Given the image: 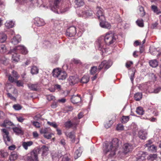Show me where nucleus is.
Segmentation results:
<instances>
[{
	"label": "nucleus",
	"instance_id": "obj_1",
	"mask_svg": "<svg viewBox=\"0 0 161 161\" xmlns=\"http://www.w3.org/2000/svg\"><path fill=\"white\" fill-rule=\"evenodd\" d=\"M119 145V140L117 138H114L110 142L106 144L103 147V152L105 153L110 152L111 156L115 154V152Z\"/></svg>",
	"mask_w": 161,
	"mask_h": 161
},
{
	"label": "nucleus",
	"instance_id": "obj_2",
	"mask_svg": "<svg viewBox=\"0 0 161 161\" xmlns=\"http://www.w3.org/2000/svg\"><path fill=\"white\" fill-rule=\"evenodd\" d=\"M53 77L59 80H63L65 79L67 76L66 73L62 71L61 69L57 68L53 69Z\"/></svg>",
	"mask_w": 161,
	"mask_h": 161
},
{
	"label": "nucleus",
	"instance_id": "obj_3",
	"mask_svg": "<svg viewBox=\"0 0 161 161\" xmlns=\"http://www.w3.org/2000/svg\"><path fill=\"white\" fill-rule=\"evenodd\" d=\"M106 44L104 41V36L99 37L96 41L95 47L97 49L103 53L106 52Z\"/></svg>",
	"mask_w": 161,
	"mask_h": 161
},
{
	"label": "nucleus",
	"instance_id": "obj_4",
	"mask_svg": "<svg viewBox=\"0 0 161 161\" xmlns=\"http://www.w3.org/2000/svg\"><path fill=\"white\" fill-rule=\"evenodd\" d=\"M104 38L106 44L109 45L115 41L117 37L113 33L109 32L106 34Z\"/></svg>",
	"mask_w": 161,
	"mask_h": 161
},
{
	"label": "nucleus",
	"instance_id": "obj_5",
	"mask_svg": "<svg viewBox=\"0 0 161 161\" xmlns=\"http://www.w3.org/2000/svg\"><path fill=\"white\" fill-rule=\"evenodd\" d=\"M38 152L34 150L28 153L26 157V161H38Z\"/></svg>",
	"mask_w": 161,
	"mask_h": 161
},
{
	"label": "nucleus",
	"instance_id": "obj_6",
	"mask_svg": "<svg viewBox=\"0 0 161 161\" xmlns=\"http://www.w3.org/2000/svg\"><path fill=\"white\" fill-rule=\"evenodd\" d=\"M3 133V137L5 144L7 145H9L12 144L13 140L9 136V133L8 130L6 129L2 130Z\"/></svg>",
	"mask_w": 161,
	"mask_h": 161
},
{
	"label": "nucleus",
	"instance_id": "obj_7",
	"mask_svg": "<svg viewBox=\"0 0 161 161\" xmlns=\"http://www.w3.org/2000/svg\"><path fill=\"white\" fill-rule=\"evenodd\" d=\"M112 62L111 60L104 61L99 66L98 70H100L103 68H104L105 69H107L112 65Z\"/></svg>",
	"mask_w": 161,
	"mask_h": 161
},
{
	"label": "nucleus",
	"instance_id": "obj_8",
	"mask_svg": "<svg viewBox=\"0 0 161 161\" xmlns=\"http://www.w3.org/2000/svg\"><path fill=\"white\" fill-rule=\"evenodd\" d=\"M97 12V15L100 20H105V19L104 16L103 9L100 7H97L96 8Z\"/></svg>",
	"mask_w": 161,
	"mask_h": 161
},
{
	"label": "nucleus",
	"instance_id": "obj_9",
	"mask_svg": "<svg viewBox=\"0 0 161 161\" xmlns=\"http://www.w3.org/2000/svg\"><path fill=\"white\" fill-rule=\"evenodd\" d=\"M62 0H54L53 5L51 7V9L55 13H58L59 4Z\"/></svg>",
	"mask_w": 161,
	"mask_h": 161
},
{
	"label": "nucleus",
	"instance_id": "obj_10",
	"mask_svg": "<svg viewBox=\"0 0 161 161\" xmlns=\"http://www.w3.org/2000/svg\"><path fill=\"white\" fill-rule=\"evenodd\" d=\"M14 51L15 52H20L23 54H26L28 53V51L26 48L22 45H19L16 47L14 49Z\"/></svg>",
	"mask_w": 161,
	"mask_h": 161
},
{
	"label": "nucleus",
	"instance_id": "obj_11",
	"mask_svg": "<svg viewBox=\"0 0 161 161\" xmlns=\"http://www.w3.org/2000/svg\"><path fill=\"white\" fill-rule=\"evenodd\" d=\"M76 29L75 27L71 26L67 30L66 35L69 37H72L76 34Z\"/></svg>",
	"mask_w": 161,
	"mask_h": 161
},
{
	"label": "nucleus",
	"instance_id": "obj_12",
	"mask_svg": "<svg viewBox=\"0 0 161 161\" xmlns=\"http://www.w3.org/2000/svg\"><path fill=\"white\" fill-rule=\"evenodd\" d=\"M146 156V153L142 151H140L137 154V157L135 158L136 160L134 161H143Z\"/></svg>",
	"mask_w": 161,
	"mask_h": 161
},
{
	"label": "nucleus",
	"instance_id": "obj_13",
	"mask_svg": "<svg viewBox=\"0 0 161 161\" xmlns=\"http://www.w3.org/2000/svg\"><path fill=\"white\" fill-rule=\"evenodd\" d=\"M79 81V79L77 76H71L68 79L69 83L70 85L77 83Z\"/></svg>",
	"mask_w": 161,
	"mask_h": 161
},
{
	"label": "nucleus",
	"instance_id": "obj_14",
	"mask_svg": "<svg viewBox=\"0 0 161 161\" xmlns=\"http://www.w3.org/2000/svg\"><path fill=\"white\" fill-rule=\"evenodd\" d=\"M133 146L129 143H125L124 145V152L125 153H128L132 150Z\"/></svg>",
	"mask_w": 161,
	"mask_h": 161
},
{
	"label": "nucleus",
	"instance_id": "obj_15",
	"mask_svg": "<svg viewBox=\"0 0 161 161\" xmlns=\"http://www.w3.org/2000/svg\"><path fill=\"white\" fill-rule=\"evenodd\" d=\"M147 135V132L145 130H140L138 132V136L142 140L146 139Z\"/></svg>",
	"mask_w": 161,
	"mask_h": 161
},
{
	"label": "nucleus",
	"instance_id": "obj_16",
	"mask_svg": "<svg viewBox=\"0 0 161 161\" xmlns=\"http://www.w3.org/2000/svg\"><path fill=\"white\" fill-rule=\"evenodd\" d=\"M105 20H100V26L103 28L110 29L111 27L110 24L108 22L105 21Z\"/></svg>",
	"mask_w": 161,
	"mask_h": 161
},
{
	"label": "nucleus",
	"instance_id": "obj_17",
	"mask_svg": "<svg viewBox=\"0 0 161 161\" xmlns=\"http://www.w3.org/2000/svg\"><path fill=\"white\" fill-rule=\"evenodd\" d=\"M35 23L38 26H42L45 25V22L44 20L39 18L37 17L35 18Z\"/></svg>",
	"mask_w": 161,
	"mask_h": 161
},
{
	"label": "nucleus",
	"instance_id": "obj_18",
	"mask_svg": "<svg viewBox=\"0 0 161 161\" xmlns=\"http://www.w3.org/2000/svg\"><path fill=\"white\" fill-rule=\"evenodd\" d=\"M21 40L20 36L19 35H17L14 37L12 39L11 42L14 45L17 44Z\"/></svg>",
	"mask_w": 161,
	"mask_h": 161
},
{
	"label": "nucleus",
	"instance_id": "obj_19",
	"mask_svg": "<svg viewBox=\"0 0 161 161\" xmlns=\"http://www.w3.org/2000/svg\"><path fill=\"white\" fill-rule=\"evenodd\" d=\"M81 100L80 97L79 96H73L71 98V101L73 103H77Z\"/></svg>",
	"mask_w": 161,
	"mask_h": 161
},
{
	"label": "nucleus",
	"instance_id": "obj_20",
	"mask_svg": "<svg viewBox=\"0 0 161 161\" xmlns=\"http://www.w3.org/2000/svg\"><path fill=\"white\" fill-rule=\"evenodd\" d=\"M12 52L14 53V54H12V61L14 62H18L19 60V56L16 53V52L14 51V49L13 50Z\"/></svg>",
	"mask_w": 161,
	"mask_h": 161
},
{
	"label": "nucleus",
	"instance_id": "obj_21",
	"mask_svg": "<svg viewBox=\"0 0 161 161\" xmlns=\"http://www.w3.org/2000/svg\"><path fill=\"white\" fill-rule=\"evenodd\" d=\"M33 144V142L31 141H28L27 142H23L22 146L26 150L28 149V147H30Z\"/></svg>",
	"mask_w": 161,
	"mask_h": 161
},
{
	"label": "nucleus",
	"instance_id": "obj_22",
	"mask_svg": "<svg viewBox=\"0 0 161 161\" xmlns=\"http://www.w3.org/2000/svg\"><path fill=\"white\" fill-rule=\"evenodd\" d=\"M18 157V155L17 153L15 152H13L11 153L9 157V159L10 161H14L16 160Z\"/></svg>",
	"mask_w": 161,
	"mask_h": 161
},
{
	"label": "nucleus",
	"instance_id": "obj_23",
	"mask_svg": "<svg viewBox=\"0 0 161 161\" xmlns=\"http://www.w3.org/2000/svg\"><path fill=\"white\" fill-rule=\"evenodd\" d=\"M8 156L7 152L3 151H0V161H3Z\"/></svg>",
	"mask_w": 161,
	"mask_h": 161
},
{
	"label": "nucleus",
	"instance_id": "obj_24",
	"mask_svg": "<svg viewBox=\"0 0 161 161\" xmlns=\"http://www.w3.org/2000/svg\"><path fill=\"white\" fill-rule=\"evenodd\" d=\"M78 124V122L72 123L70 121H68L65 122L64 125L66 127L70 128L71 127L75 126Z\"/></svg>",
	"mask_w": 161,
	"mask_h": 161
},
{
	"label": "nucleus",
	"instance_id": "obj_25",
	"mask_svg": "<svg viewBox=\"0 0 161 161\" xmlns=\"http://www.w3.org/2000/svg\"><path fill=\"white\" fill-rule=\"evenodd\" d=\"M5 25L6 27L8 28H11L14 26V23L12 21L8 20L6 21Z\"/></svg>",
	"mask_w": 161,
	"mask_h": 161
},
{
	"label": "nucleus",
	"instance_id": "obj_26",
	"mask_svg": "<svg viewBox=\"0 0 161 161\" xmlns=\"http://www.w3.org/2000/svg\"><path fill=\"white\" fill-rule=\"evenodd\" d=\"M28 87L31 90L36 91L38 89V86L36 84H28Z\"/></svg>",
	"mask_w": 161,
	"mask_h": 161
},
{
	"label": "nucleus",
	"instance_id": "obj_27",
	"mask_svg": "<svg viewBox=\"0 0 161 161\" xmlns=\"http://www.w3.org/2000/svg\"><path fill=\"white\" fill-rule=\"evenodd\" d=\"M13 129L14 131L17 134H23V131L21 128L15 127L13 128Z\"/></svg>",
	"mask_w": 161,
	"mask_h": 161
},
{
	"label": "nucleus",
	"instance_id": "obj_28",
	"mask_svg": "<svg viewBox=\"0 0 161 161\" xmlns=\"http://www.w3.org/2000/svg\"><path fill=\"white\" fill-rule=\"evenodd\" d=\"M7 39V36L4 33L0 34V43L4 42Z\"/></svg>",
	"mask_w": 161,
	"mask_h": 161
},
{
	"label": "nucleus",
	"instance_id": "obj_29",
	"mask_svg": "<svg viewBox=\"0 0 161 161\" xmlns=\"http://www.w3.org/2000/svg\"><path fill=\"white\" fill-rule=\"evenodd\" d=\"M82 153V151L80 147L79 148L75 151V159H77L80 157Z\"/></svg>",
	"mask_w": 161,
	"mask_h": 161
},
{
	"label": "nucleus",
	"instance_id": "obj_30",
	"mask_svg": "<svg viewBox=\"0 0 161 161\" xmlns=\"http://www.w3.org/2000/svg\"><path fill=\"white\" fill-rule=\"evenodd\" d=\"M151 8L154 12L156 13L158 15L161 13L160 10L158 9L156 6L152 5L151 6Z\"/></svg>",
	"mask_w": 161,
	"mask_h": 161
},
{
	"label": "nucleus",
	"instance_id": "obj_31",
	"mask_svg": "<svg viewBox=\"0 0 161 161\" xmlns=\"http://www.w3.org/2000/svg\"><path fill=\"white\" fill-rule=\"evenodd\" d=\"M89 80V77L88 75H85L82 77L80 80V82L82 83H86Z\"/></svg>",
	"mask_w": 161,
	"mask_h": 161
},
{
	"label": "nucleus",
	"instance_id": "obj_32",
	"mask_svg": "<svg viewBox=\"0 0 161 161\" xmlns=\"http://www.w3.org/2000/svg\"><path fill=\"white\" fill-rule=\"evenodd\" d=\"M83 14L80 16H83L84 17H89L91 16L93 14V12L91 10H88L85 13L83 12Z\"/></svg>",
	"mask_w": 161,
	"mask_h": 161
},
{
	"label": "nucleus",
	"instance_id": "obj_33",
	"mask_svg": "<svg viewBox=\"0 0 161 161\" xmlns=\"http://www.w3.org/2000/svg\"><path fill=\"white\" fill-rule=\"evenodd\" d=\"M150 157L152 161H161V158L158 157L156 154H153L151 155Z\"/></svg>",
	"mask_w": 161,
	"mask_h": 161
},
{
	"label": "nucleus",
	"instance_id": "obj_34",
	"mask_svg": "<svg viewBox=\"0 0 161 161\" xmlns=\"http://www.w3.org/2000/svg\"><path fill=\"white\" fill-rule=\"evenodd\" d=\"M66 135L67 137L70 138L72 140L75 141V136L74 132H71L69 133H66Z\"/></svg>",
	"mask_w": 161,
	"mask_h": 161
},
{
	"label": "nucleus",
	"instance_id": "obj_35",
	"mask_svg": "<svg viewBox=\"0 0 161 161\" xmlns=\"http://www.w3.org/2000/svg\"><path fill=\"white\" fill-rule=\"evenodd\" d=\"M149 63L150 65L153 67H156L158 65V62L155 59L150 61Z\"/></svg>",
	"mask_w": 161,
	"mask_h": 161
},
{
	"label": "nucleus",
	"instance_id": "obj_36",
	"mask_svg": "<svg viewBox=\"0 0 161 161\" xmlns=\"http://www.w3.org/2000/svg\"><path fill=\"white\" fill-rule=\"evenodd\" d=\"M38 73V69L35 66H33L31 68V73L32 75L36 74Z\"/></svg>",
	"mask_w": 161,
	"mask_h": 161
},
{
	"label": "nucleus",
	"instance_id": "obj_37",
	"mask_svg": "<svg viewBox=\"0 0 161 161\" xmlns=\"http://www.w3.org/2000/svg\"><path fill=\"white\" fill-rule=\"evenodd\" d=\"M75 3L78 7H80L84 4L83 0H75Z\"/></svg>",
	"mask_w": 161,
	"mask_h": 161
},
{
	"label": "nucleus",
	"instance_id": "obj_38",
	"mask_svg": "<svg viewBox=\"0 0 161 161\" xmlns=\"http://www.w3.org/2000/svg\"><path fill=\"white\" fill-rule=\"evenodd\" d=\"M142 94L141 93H137L134 95L135 99L136 101H139L142 99Z\"/></svg>",
	"mask_w": 161,
	"mask_h": 161
},
{
	"label": "nucleus",
	"instance_id": "obj_39",
	"mask_svg": "<svg viewBox=\"0 0 161 161\" xmlns=\"http://www.w3.org/2000/svg\"><path fill=\"white\" fill-rule=\"evenodd\" d=\"M136 112L138 114L142 115L144 114V111L142 107H139L137 108Z\"/></svg>",
	"mask_w": 161,
	"mask_h": 161
},
{
	"label": "nucleus",
	"instance_id": "obj_40",
	"mask_svg": "<svg viewBox=\"0 0 161 161\" xmlns=\"http://www.w3.org/2000/svg\"><path fill=\"white\" fill-rule=\"evenodd\" d=\"M8 124L10 125H13V124L12 122L7 120H4L3 123L1 124L0 125L2 127H6Z\"/></svg>",
	"mask_w": 161,
	"mask_h": 161
},
{
	"label": "nucleus",
	"instance_id": "obj_41",
	"mask_svg": "<svg viewBox=\"0 0 161 161\" xmlns=\"http://www.w3.org/2000/svg\"><path fill=\"white\" fill-rule=\"evenodd\" d=\"M148 147V149L149 151L152 152H155L156 151L157 147L154 145L150 146Z\"/></svg>",
	"mask_w": 161,
	"mask_h": 161
},
{
	"label": "nucleus",
	"instance_id": "obj_42",
	"mask_svg": "<svg viewBox=\"0 0 161 161\" xmlns=\"http://www.w3.org/2000/svg\"><path fill=\"white\" fill-rule=\"evenodd\" d=\"M129 116H123L122 119V122L123 123H125L129 121Z\"/></svg>",
	"mask_w": 161,
	"mask_h": 161
},
{
	"label": "nucleus",
	"instance_id": "obj_43",
	"mask_svg": "<svg viewBox=\"0 0 161 161\" xmlns=\"http://www.w3.org/2000/svg\"><path fill=\"white\" fill-rule=\"evenodd\" d=\"M150 52L153 55L157 54L158 55H160L159 52L156 48H154L153 50L151 49Z\"/></svg>",
	"mask_w": 161,
	"mask_h": 161
},
{
	"label": "nucleus",
	"instance_id": "obj_44",
	"mask_svg": "<svg viewBox=\"0 0 161 161\" xmlns=\"http://www.w3.org/2000/svg\"><path fill=\"white\" fill-rule=\"evenodd\" d=\"M137 24L140 27H142L143 26V23L142 19L138 20L136 21Z\"/></svg>",
	"mask_w": 161,
	"mask_h": 161
},
{
	"label": "nucleus",
	"instance_id": "obj_45",
	"mask_svg": "<svg viewBox=\"0 0 161 161\" xmlns=\"http://www.w3.org/2000/svg\"><path fill=\"white\" fill-rule=\"evenodd\" d=\"M6 47L4 45H1L0 48V52L3 53L6 52Z\"/></svg>",
	"mask_w": 161,
	"mask_h": 161
},
{
	"label": "nucleus",
	"instance_id": "obj_46",
	"mask_svg": "<svg viewBox=\"0 0 161 161\" xmlns=\"http://www.w3.org/2000/svg\"><path fill=\"white\" fill-rule=\"evenodd\" d=\"M97 67L93 66L92 68L90 70V73L92 75H94L97 72Z\"/></svg>",
	"mask_w": 161,
	"mask_h": 161
},
{
	"label": "nucleus",
	"instance_id": "obj_47",
	"mask_svg": "<svg viewBox=\"0 0 161 161\" xmlns=\"http://www.w3.org/2000/svg\"><path fill=\"white\" fill-rule=\"evenodd\" d=\"M40 131L41 134H43L44 135H45L47 133L48 130L47 128H45L44 129H41L40 130Z\"/></svg>",
	"mask_w": 161,
	"mask_h": 161
},
{
	"label": "nucleus",
	"instance_id": "obj_48",
	"mask_svg": "<svg viewBox=\"0 0 161 161\" xmlns=\"http://www.w3.org/2000/svg\"><path fill=\"white\" fill-rule=\"evenodd\" d=\"M140 89L142 90H148L149 87L147 85L144 84L142 85L140 88Z\"/></svg>",
	"mask_w": 161,
	"mask_h": 161
},
{
	"label": "nucleus",
	"instance_id": "obj_49",
	"mask_svg": "<svg viewBox=\"0 0 161 161\" xmlns=\"http://www.w3.org/2000/svg\"><path fill=\"white\" fill-rule=\"evenodd\" d=\"M139 9L141 13V15L142 16H144L145 15V13L143 8L142 7H140Z\"/></svg>",
	"mask_w": 161,
	"mask_h": 161
},
{
	"label": "nucleus",
	"instance_id": "obj_50",
	"mask_svg": "<svg viewBox=\"0 0 161 161\" xmlns=\"http://www.w3.org/2000/svg\"><path fill=\"white\" fill-rule=\"evenodd\" d=\"M116 129L118 130H121L124 129V126L121 124H118L116 127Z\"/></svg>",
	"mask_w": 161,
	"mask_h": 161
},
{
	"label": "nucleus",
	"instance_id": "obj_51",
	"mask_svg": "<svg viewBox=\"0 0 161 161\" xmlns=\"http://www.w3.org/2000/svg\"><path fill=\"white\" fill-rule=\"evenodd\" d=\"M15 82L16 83L17 86H22L23 85V82L20 80L15 81Z\"/></svg>",
	"mask_w": 161,
	"mask_h": 161
},
{
	"label": "nucleus",
	"instance_id": "obj_52",
	"mask_svg": "<svg viewBox=\"0 0 161 161\" xmlns=\"http://www.w3.org/2000/svg\"><path fill=\"white\" fill-rule=\"evenodd\" d=\"M112 124V121L111 120H110L108 122V123H107L104 125L105 127L106 128H109Z\"/></svg>",
	"mask_w": 161,
	"mask_h": 161
},
{
	"label": "nucleus",
	"instance_id": "obj_53",
	"mask_svg": "<svg viewBox=\"0 0 161 161\" xmlns=\"http://www.w3.org/2000/svg\"><path fill=\"white\" fill-rule=\"evenodd\" d=\"M14 108L16 110H19L21 108V107L19 104H15L13 106Z\"/></svg>",
	"mask_w": 161,
	"mask_h": 161
},
{
	"label": "nucleus",
	"instance_id": "obj_54",
	"mask_svg": "<svg viewBox=\"0 0 161 161\" xmlns=\"http://www.w3.org/2000/svg\"><path fill=\"white\" fill-rule=\"evenodd\" d=\"M47 123L49 125L53 126L54 128H57V125L55 123L48 122Z\"/></svg>",
	"mask_w": 161,
	"mask_h": 161
},
{
	"label": "nucleus",
	"instance_id": "obj_55",
	"mask_svg": "<svg viewBox=\"0 0 161 161\" xmlns=\"http://www.w3.org/2000/svg\"><path fill=\"white\" fill-rule=\"evenodd\" d=\"M12 73L13 75L16 79H18L19 78V76L17 72L16 71H13L12 72Z\"/></svg>",
	"mask_w": 161,
	"mask_h": 161
},
{
	"label": "nucleus",
	"instance_id": "obj_56",
	"mask_svg": "<svg viewBox=\"0 0 161 161\" xmlns=\"http://www.w3.org/2000/svg\"><path fill=\"white\" fill-rule=\"evenodd\" d=\"M52 135V134H49L48 132L47 134L44 135V136L45 138H46L47 139H49L51 138Z\"/></svg>",
	"mask_w": 161,
	"mask_h": 161
},
{
	"label": "nucleus",
	"instance_id": "obj_57",
	"mask_svg": "<svg viewBox=\"0 0 161 161\" xmlns=\"http://www.w3.org/2000/svg\"><path fill=\"white\" fill-rule=\"evenodd\" d=\"M32 123L33 125L36 127L37 128L40 127V124L39 122L36 121H33Z\"/></svg>",
	"mask_w": 161,
	"mask_h": 161
},
{
	"label": "nucleus",
	"instance_id": "obj_58",
	"mask_svg": "<svg viewBox=\"0 0 161 161\" xmlns=\"http://www.w3.org/2000/svg\"><path fill=\"white\" fill-rule=\"evenodd\" d=\"M135 75V72L134 71H133L132 72L131 75L130 76V79L132 82H133L134 79V76Z\"/></svg>",
	"mask_w": 161,
	"mask_h": 161
},
{
	"label": "nucleus",
	"instance_id": "obj_59",
	"mask_svg": "<svg viewBox=\"0 0 161 161\" xmlns=\"http://www.w3.org/2000/svg\"><path fill=\"white\" fill-rule=\"evenodd\" d=\"M26 0H16L19 3L21 4H24L26 2Z\"/></svg>",
	"mask_w": 161,
	"mask_h": 161
},
{
	"label": "nucleus",
	"instance_id": "obj_60",
	"mask_svg": "<svg viewBox=\"0 0 161 161\" xmlns=\"http://www.w3.org/2000/svg\"><path fill=\"white\" fill-rule=\"evenodd\" d=\"M133 62L132 61H128L126 63V66L127 68H130Z\"/></svg>",
	"mask_w": 161,
	"mask_h": 161
},
{
	"label": "nucleus",
	"instance_id": "obj_61",
	"mask_svg": "<svg viewBox=\"0 0 161 161\" xmlns=\"http://www.w3.org/2000/svg\"><path fill=\"white\" fill-rule=\"evenodd\" d=\"M66 101L65 98H63L60 99H59L57 100V102L59 103H64Z\"/></svg>",
	"mask_w": 161,
	"mask_h": 161
},
{
	"label": "nucleus",
	"instance_id": "obj_62",
	"mask_svg": "<svg viewBox=\"0 0 161 161\" xmlns=\"http://www.w3.org/2000/svg\"><path fill=\"white\" fill-rule=\"evenodd\" d=\"M16 148L15 145H13L8 147V149L10 150H14Z\"/></svg>",
	"mask_w": 161,
	"mask_h": 161
},
{
	"label": "nucleus",
	"instance_id": "obj_63",
	"mask_svg": "<svg viewBox=\"0 0 161 161\" xmlns=\"http://www.w3.org/2000/svg\"><path fill=\"white\" fill-rule=\"evenodd\" d=\"M16 119L18 121L20 122H23L24 120V119L21 117H17Z\"/></svg>",
	"mask_w": 161,
	"mask_h": 161
},
{
	"label": "nucleus",
	"instance_id": "obj_64",
	"mask_svg": "<svg viewBox=\"0 0 161 161\" xmlns=\"http://www.w3.org/2000/svg\"><path fill=\"white\" fill-rule=\"evenodd\" d=\"M7 95L8 97H9L12 100H16L15 98L12 96L11 94L8 93Z\"/></svg>",
	"mask_w": 161,
	"mask_h": 161
}]
</instances>
